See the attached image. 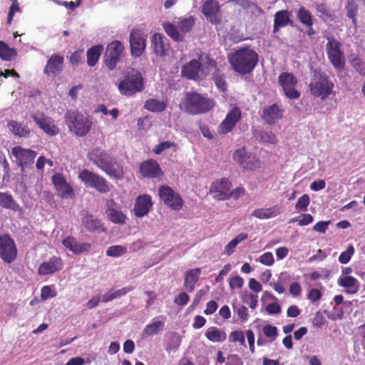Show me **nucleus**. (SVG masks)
<instances>
[{"label": "nucleus", "mask_w": 365, "mask_h": 365, "mask_svg": "<svg viewBox=\"0 0 365 365\" xmlns=\"http://www.w3.org/2000/svg\"><path fill=\"white\" fill-rule=\"evenodd\" d=\"M88 158L110 178L115 180L123 178V165L104 150L98 148L93 149L88 153Z\"/></svg>", "instance_id": "f257e3e1"}, {"label": "nucleus", "mask_w": 365, "mask_h": 365, "mask_svg": "<svg viewBox=\"0 0 365 365\" xmlns=\"http://www.w3.org/2000/svg\"><path fill=\"white\" fill-rule=\"evenodd\" d=\"M215 105V101L207 94L192 91L185 93L179 106L188 114L201 115L210 112Z\"/></svg>", "instance_id": "f03ea898"}, {"label": "nucleus", "mask_w": 365, "mask_h": 365, "mask_svg": "<svg viewBox=\"0 0 365 365\" xmlns=\"http://www.w3.org/2000/svg\"><path fill=\"white\" fill-rule=\"evenodd\" d=\"M229 62L235 71L249 74L258 62V54L250 48H241L229 56Z\"/></svg>", "instance_id": "7ed1b4c3"}, {"label": "nucleus", "mask_w": 365, "mask_h": 365, "mask_svg": "<svg viewBox=\"0 0 365 365\" xmlns=\"http://www.w3.org/2000/svg\"><path fill=\"white\" fill-rule=\"evenodd\" d=\"M334 83L330 77L321 69H315L309 84L310 93L322 101L334 96Z\"/></svg>", "instance_id": "20e7f679"}, {"label": "nucleus", "mask_w": 365, "mask_h": 365, "mask_svg": "<svg viewBox=\"0 0 365 365\" xmlns=\"http://www.w3.org/2000/svg\"><path fill=\"white\" fill-rule=\"evenodd\" d=\"M65 123L76 136L84 137L91 130L93 122L78 110H68L64 115Z\"/></svg>", "instance_id": "39448f33"}, {"label": "nucleus", "mask_w": 365, "mask_h": 365, "mask_svg": "<svg viewBox=\"0 0 365 365\" xmlns=\"http://www.w3.org/2000/svg\"><path fill=\"white\" fill-rule=\"evenodd\" d=\"M118 88L122 95L132 96L138 92L144 89V82L142 73L135 69H131L121 81Z\"/></svg>", "instance_id": "423d86ee"}, {"label": "nucleus", "mask_w": 365, "mask_h": 365, "mask_svg": "<svg viewBox=\"0 0 365 365\" xmlns=\"http://www.w3.org/2000/svg\"><path fill=\"white\" fill-rule=\"evenodd\" d=\"M78 178L86 187L95 189L102 194L108 193L113 188V185L104 177L87 169L79 172Z\"/></svg>", "instance_id": "0eeeda50"}, {"label": "nucleus", "mask_w": 365, "mask_h": 365, "mask_svg": "<svg viewBox=\"0 0 365 365\" xmlns=\"http://www.w3.org/2000/svg\"><path fill=\"white\" fill-rule=\"evenodd\" d=\"M195 24V19L190 16L178 22V26L170 22H165L163 27L166 34L175 41H182L185 35L189 33Z\"/></svg>", "instance_id": "6e6552de"}, {"label": "nucleus", "mask_w": 365, "mask_h": 365, "mask_svg": "<svg viewBox=\"0 0 365 365\" xmlns=\"http://www.w3.org/2000/svg\"><path fill=\"white\" fill-rule=\"evenodd\" d=\"M326 43V52L330 63L335 69L342 70L344 68L346 59L344 53L341 48V43L334 36H327Z\"/></svg>", "instance_id": "1a4fd4ad"}, {"label": "nucleus", "mask_w": 365, "mask_h": 365, "mask_svg": "<svg viewBox=\"0 0 365 365\" xmlns=\"http://www.w3.org/2000/svg\"><path fill=\"white\" fill-rule=\"evenodd\" d=\"M124 49L123 44L119 41H113L108 44L103 56V62L109 70L113 71L116 68Z\"/></svg>", "instance_id": "9d476101"}, {"label": "nucleus", "mask_w": 365, "mask_h": 365, "mask_svg": "<svg viewBox=\"0 0 365 365\" xmlns=\"http://www.w3.org/2000/svg\"><path fill=\"white\" fill-rule=\"evenodd\" d=\"M17 253V247L10 235H0V258L5 263L11 264L16 260Z\"/></svg>", "instance_id": "9b49d317"}, {"label": "nucleus", "mask_w": 365, "mask_h": 365, "mask_svg": "<svg viewBox=\"0 0 365 365\" xmlns=\"http://www.w3.org/2000/svg\"><path fill=\"white\" fill-rule=\"evenodd\" d=\"M278 82L282 86L287 98L295 100L300 97V92L295 87L298 83L297 78L291 73L283 72L278 77Z\"/></svg>", "instance_id": "f8f14e48"}, {"label": "nucleus", "mask_w": 365, "mask_h": 365, "mask_svg": "<svg viewBox=\"0 0 365 365\" xmlns=\"http://www.w3.org/2000/svg\"><path fill=\"white\" fill-rule=\"evenodd\" d=\"M146 35L139 29H133L130 33V53L133 57H140L146 48Z\"/></svg>", "instance_id": "ddd939ff"}, {"label": "nucleus", "mask_w": 365, "mask_h": 365, "mask_svg": "<svg viewBox=\"0 0 365 365\" xmlns=\"http://www.w3.org/2000/svg\"><path fill=\"white\" fill-rule=\"evenodd\" d=\"M159 196L163 202L173 210H180L182 207V200L180 195L168 185L159 189Z\"/></svg>", "instance_id": "4468645a"}, {"label": "nucleus", "mask_w": 365, "mask_h": 365, "mask_svg": "<svg viewBox=\"0 0 365 365\" xmlns=\"http://www.w3.org/2000/svg\"><path fill=\"white\" fill-rule=\"evenodd\" d=\"M51 181L56 189L57 196L61 199H68L75 197L73 188L61 173L54 174L52 176Z\"/></svg>", "instance_id": "2eb2a0df"}, {"label": "nucleus", "mask_w": 365, "mask_h": 365, "mask_svg": "<svg viewBox=\"0 0 365 365\" xmlns=\"http://www.w3.org/2000/svg\"><path fill=\"white\" fill-rule=\"evenodd\" d=\"M242 118L240 108L235 106L227 113L225 119L218 125L217 132L220 135H225L231 132L237 123Z\"/></svg>", "instance_id": "dca6fc26"}, {"label": "nucleus", "mask_w": 365, "mask_h": 365, "mask_svg": "<svg viewBox=\"0 0 365 365\" xmlns=\"http://www.w3.org/2000/svg\"><path fill=\"white\" fill-rule=\"evenodd\" d=\"M151 48L158 57L164 58L169 55L171 49L169 39L159 33H155L150 39Z\"/></svg>", "instance_id": "f3484780"}, {"label": "nucleus", "mask_w": 365, "mask_h": 365, "mask_svg": "<svg viewBox=\"0 0 365 365\" xmlns=\"http://www.w3.org/2000/svg\"><path fill=\"white\" fill-rule=\"evenodd\" d=\"M182 76L188 79L198 81L205 78L207 73H204L202 63L199 60L193 59L184 65L182 68Z\"/></svg>", "instance_id": "a211bd4d"}, {"label": "nucleus", "mask_w": 365, "mask_h": 365, "mask_svg": "<svg viewBox=\"0 0 365 365\" xmlns=\"http://www.w3.org/2000/svg\"><path fill=\"white\" fill-rule=\"evenodd\" d=\"M12 155L16 158L18 165L22 170L24 167L34 163L37 155L36 151L31 149H25L21 146H15L11 149Z\"/></svg>", "instance_id": "6ab92c4d"}, {"label": "nucleus", "mask_w": 365, "mask_h": 365, "mask_svg": "<svg viewBox=\"0 0 365 365\" xmlns=\"http://www.w3.org/2000/svg\"><path fill=\"white\" fill-rule=\"evenodd\" d=\"M63 267V262L60 257L53 256L48 261L43 262L38 269V275L53 274L60 272Z\"/></svg>", "instance_id": "aec40b11"}, {"label": "nucleus", "mask_w": 365, "mask_h": 365, "mask_svg": "<svg viewBox=\"0 0 365 365\" xmlns=\"http://www.w3.org/2000/svg\"><path fill=\"white\" fill-rule=\"evenodd\" d=\"M202 11L212 24H218L221 22L220 5L217 1H205L202 4Z\"/></svg>", "instance_id": "412c9836"}, {"label": "nucleus", "mask_w": 365, "mask_h": 365, "mask_svg": "<svg viewBox=\"0 0 365 365\" xmlns=\"http://www.w3.org/2000/svg\"><path fill=\"white\" fill-rule=\"evenodd\" d=\"M64 58L58 54H52L47 61L46 65L43 68V73L47 76L52 75L56 76L63 70Z\"/></svg>", "instance_id": "4be33fe9"}, {"label": "nucleus", "mask_w": 365, "mask_h": 365, "mask_svg": "<svg viewBox=\"0 0 365 365\" xmlns=\"http://www.w3.org/2000/svg\"><path fill=\"white\" fill-rule=\"evenodd\" d=\"M140 173L144 178H155L163 174L161 168L153 159L143 162L140 165Z\"/></svg>", "instance_id": "5701e85b"}, {"label": "nucleus", "mask_w": 365, "mask_h": 365, "mask_svg": "<svg viewBox=\"0 0 365 365\" xmlns=\"http://www.w3.org/2000/svg\"><path fill=\"white\" fill-rule=\"evenodd\" d=\"M33 120L38 126L49 135H56L59 133L58 128L55 125L53 120L48 116H31Z\"/></svg>", "instance_id": "b1692460"}, {"label": "nucleus", "mask_w": 365, "mask_h": 365, "mask_svg": "<svg viewBox=\"0 0 365 365\" xmlns=\"http://www.w3.org/2000/svg\"><path fill=\"white\" fill-rule=\"evenodd\" d=\"M152 205L153 203L150 195H144L138 196L136 198L133 209L135 215L137 217H142L146 215L149 212Z\"/></svg>", "instance_id": "393cba45"}, {"label": "nucleus", "mask_w": 365, "mask_h": 365, "mask_svg": "<svg viewBox=\"0 0 365 365\" xmlns=\"http://www.w3.org/2000/svg\"><path fill=\"white\" fill-rule=\"evenodd\" d=\"M63 245L75 255H81L88 252L91 249V244L87 242L79 243L73 237L68 236L63 240Z\"/></svg>", "instance_id": "a878e982"}, {"label": "nucleus", "mask_w": 365, "mask_h": 365, "mask_svg": "<svg viewBox=\"0 0 365 365\" xmlns=\"http://www.w3.org/2000/svg\"><path fill=\"white\" fill-rule=\"evenodd\" d=\"M283 110L279 106L274 103L270 106H266L263 109L262 118L269 125L274 124L277 120L282 118Z\"/></svg>", "instance_id": "bb28decb"}, {"label": "nucleus", "mask_w": 365, "mask_h": 365, "mask_svg": "<svg viewBox=\"0 0 365 365\" xmlns=\"http://www.w3.org/2000/svg\"><path fill=\"white\" fill-rule=\"evenodd\" d=\"M337 283L339 286L345 288V293L354 294L358 292L359 285L358 280L352 276L340 277Z\"/></svg>", "instance_id": "cd10ccee"}, {"label": "nucleus", "mask_w": 365, "mask_h": 365, "mask_svg": "<svg viewBox=\"0 0 365 365\" xmlns=\"http://www.w3.org/2000/svg\"><path fill=\"white\" fill-rule=\"evenodd\" d=\"M106 214L109 220L115 224L123 225L126 223V216L123 213L120 208L112 201L111 205L106 210Z\"/></svg>", "instance_id": "c85d7f7f"}, {"label": "nucleus", "mask_w": 365, "mask_h": 365, "mask_svg": "<svg viewBox=\"0 0 365 365\" xmlns=\"http://www.w3.org/2000/svg\"><path fill=\"white\" fill-rule=\"evenodd\" d=\"M281 208L279 205H275L269 208H258L253 211L252 216L259 219L265 220L273 218L278 216L281 213Z\"/></svg>", "instance_id": "c756f323"}, {"label": "nucleus", "mask_w": 365, "mask_h": 365, "mask_svg": "<svg viewBox=\"0 0 365 365\" xmlns=\"http://www.w3.org/2000/svg\"><path fill=\"white\" fill-rule=\"evenodd\" d=\"M287 25L293 26V21L289 18L288 11L281 10L277 11L274 14L273 33H277L279 28Z\"/></svg>", "instance_id": "7c9ffc66"}, {"label": "nucleus", "mask_w": 365, "mask_h": 365, "mask_svg": "<svg viewBox=\"0 0 365 365\" xmlns=\"http://www.w3.org/2000/svg\"><path fill=\"white\" fill-rule=\"evenodd\" d=\"M82 223L89 232H103L104 228L101 222L91 214H86L82 217Z\"/></svg>", "instance_id": "2f4dec72"}, {"label": "nucleus", "mask_w": 365, "mask_h": 365, "mask_svg": "<svg viewBox=\"0 0 365 365\" xmlns=\"http://www.w3.org/2000/svg\"><path fill=\"white\" fill-rule=\"evenodd\" d=\"M103 51V46L100 44L93 46L87 50L86 60L88 66L93 67L97 64Z\"/></svg>", "instance_id": "473e14b6"}, {"label": "nucleus", "mask_w": 365, "mask_h": 365, "mask_svg": "<svg viewBox=\"0 0 365 365\" xmlns=\"http://www.w3.org/2000/svg\"><path fill=\"white\" fill-rule=\"evenodd\" d=\"M205 336L213 343H222L226 340L227 334L225 331L216 327H210L206 330Z\"/></svg>", "instance_id": "72a5a7b5"}, {"label": "nucleus", "mask_w": 365, "mask_h": 365, "mask_svg": "<svg viewBox=\"0 0 365 365\" xmlns=\"http://www.w3.org/2000/svg\"><path fill=\"white\" fill-rule=\"evenodd\" d=\"M201 269L200 268H195L186 272L184 286L187 291L192 292L194 290Z\"/></svg>", "instance_id": "f704fd0d"}, {"label": "nucleus", "mask_w": 365, "mask_h": 365, "mask_svg": "<svg viewBox=\"0 0 365 365\" xmlns=\"http://www.w3.org/2000/svg\"><path fill=\"white\" fill-rule=\"evenodd\" d=\"M231 183L226 178H222L219 182L213 185L215 192H219L217 197L219 200H225L228 198V191L230 190Z\"/></svg>", "instance_id": "c9c22d12"}, {"label": "nucleus", "mask_w": 365, "mask_h": 365, "mask_svg": "<svg viewBox=\"0 0 365 365\" xmlns=\"http://www.w3.org/2000/svg\"><path fill=\"white\" fill-rule=\"evenodd\" d=\"M0 206L14 211L20 210L19 205L16 202L13 196L8 192H0Z\"/></svg>", "instance_id": "e433bc0d"}, {"label": "nucleus", "mask_w": 365, "mask_h": 365, "mask_svg": "<svg viewBox=\"0 0 365 365\" xmlns=\"http://www.w3.org/2000/svg\"><path fill=\"white\" fill-rule=\"evenodd\" d=\"M133 289L134 287L132 285H129L114 292L109 291L103 295L101 301L103 303H107L121 296L125 295Z\"/></svg>", "instance_id": "4c0bfd02"}, {"label": "nucleus", "mask_w": 365, "mask_h": 365, "mask_svg": "<svg viewBox=\"0 0 365 365\" xmlns=\"http://www.w3.org/2000/svg\"><path fill=\"white\" fill-rule=\"evenodd\" d=\"M9 130L15 135L19 137H28L30 134V130L21 123L15 120H11L8 123Z\"/></svg>", "instance_id": "58836bf2"}, {"label": "nucleus", "mask_w": 365, "mask_h": 365, "mask_svg": "<svg viewBox=\"0 0 365 365\" xmlns=\"http://www.w3.org/2000/svg\"><path fill=\"white\" fill-rule=\"evenodd\" d=\"M144 108L151 112H162L167 108V103L155 98H149L145 102Z\"/></svg>", "instance_id": "ea45409f"}, {"label": "nucleus", "mask_w": 365, "mask_h": 365, "mask_svg": "<svg viewBox=\"0 0 365 365\" xmlns=\"http://www.w3.org/2000/svg\"><path fill=\"white\" fill-rule=\"evenodd\" d=\"M17 55L14 48H10L4 41H0V58L5 61H12Z\"/></svg>", "instance_id": "a19ab883"}, {"label": "nucleus", "mask_w": 365, "mask_h": 365, "mask_svg": "<svg viewBox=\"0 0 365 365\" xmlns=\"http://www.w3.org/2000/svg\"><path fill=\"white\" fill-rule=\"evenodd\" d=\"M297 17L299 22L304 26H313V16L312 13L306 9L304 6H301L297 11Z\"/></svg>", "instance_id": "79ce46f5"}, {"label": "nucleus", "mask_w": 365, "mask_h": 365, "mask_svg": "<svg viewBox=\"0 0 365 365\" xmlns=\"http://www.w3.org/2000/svg\"><path fill=\"white\" fill-rule=\"evenodd\" d=\"M247 238V234L243 232L239 234L225 246L224 254L227 256L231 255L235 252L237 245Z\"/></svg>", "instance_id": "37998d69"}, {"label": "nucleus", "mask_w": 365, "mask_h": 365, "mask_svg": "<svg viewBox=\"0 0 365 365\" xmlns=\"http://www.w3.org/2000/svg\"><path fill=\"white\" fill-rule=\"evenodd\" d=\"M212 80L216 87L222 92H225L227 90V85L225 81V76L223 73L216 71L212 74Z\"/></svg>", "instance_id": "c03bdc74"}, {"label": "nucleus", "mask_w": 365, "mask_h": 365, "mask_svg": "<svg viewBox=\"0 0 365 365\" xmlns=\"http://www.w3.org/2000/svg\"><path fill=\"white\" fill-rule=\"evenodd\" d=\"M249 154L245 148H241L237 149L233 154V160L237 163L242 168L246 163V160L249 159Z\"/></svg>", "instance_id": "a18cd8bd"}, {"label": "nucleus", "mask_w": 365, "mask_h": 365, "mask_svg": "<svg viewBox=\"0 0 365 365\" xmlns=\"http://www.w3.org/2000/svg\"><path fill=\"white\" fill-rule=\"evenodd\" d=\"M164 327V323L161 321H156L150 324L146 325L144 329L143 334L145 336H152L157 334L160 329Z\"/></svg>", "instance_id": "49530a36"}, {"label": "nucleus", "mask_w": 365, "mask_h": 365, "mask_svg": "<svg viewBox=\"0 0 365 365\" xmlns=\"http://www.w3.org/2000/svg\"><path fill=\"white\" fill-rule=\"evenodd\" d=\"M83 50L78 49L71 53L68 57L69 62L73 66H78L80 64L83 63Z\"/></svg>", "instance_id": "de8ad7c7"}, {"label": "nucleus", "mask_w": 365, "mask_h": 365, "mask_svg": "<svg viewBox=\"0 0 365 365\" xmlns=\"http://www.w3.org/2000/svg\"><path fill=\"white\" fill-rule=\"evenodd\" d=\"M127 252V248L122 245H113L108 247L106 255L109 257H118L123 256Z\"/></svg>", "instance_id": "09e8293b"}, {"label": "nucleus", "mask_w": 365, "mask_h": 365, "mask_svg": "<svg viewBox=\"0 0 365 365\" xmlns=\"http://www.w3.org/2000/svg\"><path fill=\"white\" fill-rule=\"evenodd\" d=\"M309 196L307 194H304L298 199L295 205V209L299 212H305L307 210V207L309 205Z\"/></svg>", "instance_id": "8fccbe9b"}, {"label": "nucleus", "mask_w": 365, "mask_h": 365, "mask_svg": "<svg viewBox=\"0 0 365 365\" xmlns=\"http://www.w3.org/2000/svg\"><path fill=\"white\" fill-rule=\"evenodd\" d=\"M262 331L265 336L270 339V341H274L278 336V329L271 324H266L262 327Z\"/></svg>", "instance_id": "3c124183"}, {"label": "nucleus", "mask_w": 365, "mask_h": 365, "mask_svg": "<svg viewBox=\"0 0 365 365\" xmlns=\"http://www.w3.org/2000/svg\"><path fill=\"white\" fill-rule=\"evenodd\" d=\"M173 148L174 151L177 150V145L173 142L164 141L155 145L153 153L156 155H160L164 150Z\"/></svg>", "instance_id": "603ef678"}, {"label": "nucleus", "mask_w": 365, "mask_h": 365, "mask_svg": "<svg viewBox=\"0 0 365 365\" xmlns=\"http://www.w3.org/2000/svg\"><path fill=\"white\" fill-rule=\"evenodd\" d=\"M354 247L352 245L348 246L346 250L341 253L339 257V262L341 264H347L354 253Z\"/></svg>", "instance_id": "864d4df0"}, {"label": "nucleus", "mask_w": 365, "mask_h": 365, "mask_svg": "<svg viewBox=\"0 0 365 365\" xmlns=\"http://www.w3.org/2000/svg\"><path fill=\"white\" fill-rule=\"evenodd\" d=\"M350 64L360 75L364 76L365 74V63L361 59L355 57L351 60Z\"/></svg>", "instance_id": "5fc2aeb1"}, {"label": "nucleus", "mask_w": 365, "mask_h": 365, "mask_svg": "<svg viewBox=\"0 0 365 365\" xmlns=\"http://www.w3.org/2000/svg\"><path fill=\"white\" fill-rule=\"evenodd\" d=\"M260 167V161L255 156L252 155L251 154L249 156V159L246 160L245 164L242 167V168L250 170H254L257 168Z\"/></svg>", "instance_id": "6e6d98bb"}, {"label": "nucleus", "mask_w": 365, "mask_h": 365, "mask_svg": "<svg viewBox=\"0 0 365 365\" xmlns=\"http://www.w3.org/2000/svg\"><path fill=\"white\" fill-rule=\"evenodd\" d=\"M10 1H11V5L9 8V14H8V18H7V24H11L15 13L21 11V8H20L19 3L18 0H10Z\"/></svg>", "instance_id": "4d7b16f0"}, {"label": "nucleus", "mask_w": 365, "mask_h": 365, "mask_svg": "<svg viewBox=\"0 0 365 365\" xmlns=\"http://www.w3.org/2000/svg\"><path fill=\"white\" fill-rule=\"evenodd\" d=\"M230 340L232 342H240L242 346L245 345V335L241 330L232 331L230 335Z\"/></svg>", "instance_id": "13d9d810"}, {"label": "nucleus", "mask_w": 365, "mask_h": 365, "mask_svg": "<svg viewBox=\"0 0 365 365\" xmlns=\"http://www.w3.org/2000/svg\"><path fill=\"white\" fill-rule=\"evenodd\" d=\"M259 262L267 266H272L274 262V257L272 252H267L262 254L259 259Z\"/></svg>", "instance_id": "bf43d9fd"}, {"label": "nucleus", "mask_w": 365, "mask_h": 365, "mask_svg": "<svg viewBox=\"0 0 365 365\" xmlns=\"http://www.w3.org/2000/svg\"><path fill=\"white\" fill-rule=\"evenodd\" d=\"M244 284L243 279L240 276L231 277L229 281V287L231 289H240Z\"/></svg>", "instance_id": "052dcab7"}, {"label": "nucleus", "mask_w": 365, "mask_h": 365, "mask_svg": "<svg viewBox=\"0 0 365 365\" xmlns=\"http://www.w3.org/2000/svg\"><path fill=\"white\" fill-rule=\"evenodd\" d=\"M358 7L355 4L349 3L346 6V16L352 19L354 24L356 23V16L357 14Z\"/></svg>", "instance_id": "680f3d73"}, {"label": "nucleus", "mask_w": 365, "mask_h": 365, "mask_svg": "<svg viewBox=\"0 0 365 365\" xmlns=\"http://www.w3.org/2000/svg\"><path fill=\"white\" fill-rule=\"evenodd\" d=\"M322 297V294L321 291L315 288L311 289L307 293V299L312 302H318Z\"/></svg>", "instance_id": "e2e57ef3"}, {"label": "nucleus", "mask_w": 365, "mask_h": 365, "mask_svg": "<svg viewBox=\"0 0 365 365\" xmlns=\"http://www.w3.org/2000/svg\"><path fill=\"white\" fill-rule=\"evenodd\" d=\"M330 223V221H320L317 222L312 227V230L319 233H324Z\"/></svg>", "instance_id": "0e129e2a"}, {"label": "nucleus", "mask_w": 365, "mask_h": 365, "mask_svg": "<svg viewBox=\"0 0 365 365\" xmlns=\"http://www.w3.org/2000/svg\"><path fill=\"white\" fill-rule=\"evenodd\" d=\"M314 220V217L310 214H302L299 216L298 225L306 226L311 224Z\"/></svg>", "instance_id": "69168bd1"}, {"label": "nucleus", "mask_w": 365, "mask_h": 365, "mask_svg": "<svg viewBox=\"0 0 365 365\" xmlns=\"http://www.w3.org/2000/svg\"><path fill=\"white\" fill-rule=\"evenodd\" d=\"M190 299V297L185 292L180 293L174 299V302L180 306L185 305Z\"/></svg>", "instance_id": "338daca9"}, {"label": "nucleus", "mask_w": 365, "mask_h": 365, "mask_svg": "<svg viewBox=\"0 0 365 365\" xmlns=\"http://www.w3.org/2000/svg\"><path fill=\"white\" fill-rule=\"evenodd\" d=\"M226 365H243V362L237 354H230L227 356Z\"/></svg>", "instance_id": "774afa93"}]
</instances>
